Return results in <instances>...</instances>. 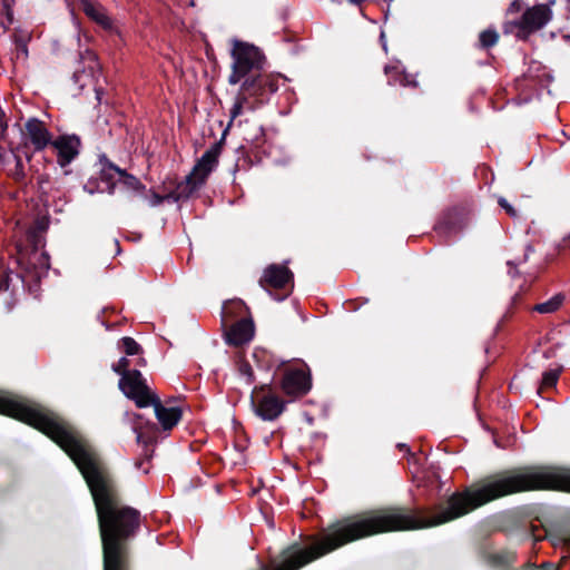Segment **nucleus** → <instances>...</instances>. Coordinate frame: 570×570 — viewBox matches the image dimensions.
<instances>
[{
    "instance_id": "obj_50",
    "label": "nucleus",
    "mask_w": 570,
    "mask_h": 570,
    "mask_svg": "<svg viewBox=\"0 0 570 570\" xmlns=\"http://www.w3.org/2000/svg\"><path fill=\"white\" fill-rule=\"evenodd\" d=\"M145 363H146V361H145L144 358H141V360L139 361V365H145Z\"/></svg>"
},
{
    "instance_id": "obj_20",
    "label": "nucleus",
    "mask_w": 570,
    "mask_h": 570,
    "mask_svg": "<svg viewBox=\"0 0 570 570\" xmlns=\"http://www.w3.org/2000/svg\"><path fill=\"white\" fill-rule=\"evenodd\" d=\"M12 166L7 169V175L18 185L27 187L29 185V178L24 170L21 158L14 155Z\"/></svg>"
},
{
    "instance_id": "obj_33",
    "label": "nucleus",
    "mask_w": 570,
    "mask_h": 570,
    "mask_svg": "<svg viewBox=\"0 0 570 570\" xmlns=\"http://www.w3.org/2000/svg\"><path fill=\"white\" fill-rule=\"evenodd\" d=\"M35 180H36V184H37L38 191L40 194L46 195L48 193L47 189H46V185L49 184L50 176L48 174H40V175L36 176Z\"/></svg>"
},
{
    "instance_id": "obj_40",
    "label": "nucleus",
    "mask_w": 570,
    "mask_h": 570,
    "mask_svg": "<svg viewBox=\"0 0 570 570\" xmlns=\"http://www.w3.org/2000/svg\"><path fill=\"white\" fill-rule=\"evenodd\" d=\"M164 197H165V200H173V202L183 200L180 198L179 194L177 193L176 188L174 190H171L170 193H168L167 195H165Z\"/></svg>"
},
{
    "instance_id": "obj_13",
    "label": "nucleus",
    "mask_w": 570,
    "mask_h": 570,
    "mask_svg": "<svg viewBox=\"0 0 570 570\" xmlns=\"http://www.w3.org/2000/svg\"><path fill=\"white\" fill-rule=\"evenodd\" d=\"M469 222V212L465 207H453L442 214L434 226V230L443 237H449L462 230Z\"/></svg>"
},
{
    "instance_id": "obj_12",
    "label": "nucleus",
    "mask_w": 570,
    "mask_h": 570,
    "mask_svg": "<svg viewBox=\"0 0 570 570\" xmlns=\"http://www.w3.org/2000/svg\"><path fill=\"white\" fill-rule=\"evenodd\" d=\"M551 19V10L546 4H537L527 9L520 20L514 21L512 27L517 28V37L525 40L529 35L543 28Z\"/></svg>"
},
{
    "instance_id": "obj_42",
    "label": "nucleus",
    "mask_w": 570,
    "mask_h": 570,
    "mask_svg": "<svg viewBox=\"0 0 570 570\" xmlns=\"http://www.w3.org/2000/svg\"><path fill=\"white\" fill-rule=\"evenodd\" d=\"M560 541L562 543V546L568 550V552L570 553V534H563L561 538H560Z\"/></svg>"
},
{
    "instance_id": "obj_29",
    "label": "nucleus",
    "mask_w": 570,
    "mask_h": 570,
    "mask_svg": "<svg viewBox=\"0 0 570 570\" xmlns=\"http://www.w3.org/2000/svg\"><path fill=\"white\" fill-rule=\"evenodd\" d=\"M11 269L0 258V293L9 289L11 282Z\"/></svg>"
},
{
    "instance_id": "obj_4",
    "label": "nucleus",
    "mask_w": 570,
    "mask_h": 570,
    "mask_svg": "<svg viewBox=\"0 0 570 570\" xmlns=\"http://www.w3.org/2000/svg\"><path fill=\"white\" fill-rule=\"evenodd\" d=\"M224 137L216 141L204 155L197 160L193 170L185 177L184 180L176 185L177 193L180 198L188 199L196 193L207 180L214 167L218 164V157L222 153Z\"/></svg>"
},
{
    "instance_id": "obj_3",
    "label": "nucleus",
    "mask_w": 570,
    "mask_h": 570,
    "mask_svg": "<svg viewBox=\"0 0 570 570\" xmlns=\"http://www.w3.org/2000/svg\"><path fill=\"white\" fill-rule=\"evenodd\" d=\"M276 381L281 391L292 400L305 396L312 390V374L306 363L282 361L276 364Z\"/></svg>"
},
{
    "instance_id": "obj_41",
    "label": "nucleus",
    "mask_w": 570,
    "mask_h": 570,
    "mask_svg": "<svg viewBox=\"0 0 570 570\" xmlns=\"http://www.w3.org/2000/svg\"><path fill=\"white\" fill-rule=\"evenodd\" d=\"M508 266L510 267L509 269V274L511 275V277H515L518 276V269H517V264L512 261H509L508 262Z\"/></svg>"
},
{
    "instance_id": "obj_10",
    "label": "nucleus",
    "mask_w": 570,
    "mask_h": 570,
    "mask_svg": "<svg viewBox=\"0 0 570 570\" xmlns=\"http://www.w3.org/2000/svg\"><path fill=\"white\" fill-rule=\"evenodd\" d=\"M110 171L116 173L119 176L118 180L127 188L132 189L137 193L146 191V186L136 176L127 173L125 169H121L114 163L107 160L105 167L100 171V180L101 183L106 184V190L109 194H114L116 187V183L114 181V175ZM83 189L89 194H94L96 190L105 191V188H101L99 185L96 184V181L91 179L83 185Z\"/></svg>"
},
{
    "instance_id": "obj_26",
    "label": "nucleus",
    "mask_w": 570,
    "mask_h": 570,
    "mask_svg": "<svg viewBox=\"0 0 570 570\" xmlns=\"http://www.w3.org/2000/svg\"><path fill=\"white\" fill-rule=\"evenodd\" d=\"M120 348L126 355H137L141 353V346L130 336H125L119 342Z\"/></svg>"
},
{
    "instance_id": "obj_37",
    "label": "nucleus",
    "mask_w": 570,
    "mask_h": 570,
    "mask_svg": "<svg viewBox=\"0 0 570 570\" xmlns=\"http://www.w3.org/2000/svg\"><path fill=\"white\" fill-rule=\"evenodd\" d=\"M568 248H570V234L567 235L566 237H563L561 239V242L558 243V245H557L558 253H562L563 250H566Z\"/></svg>"
},
{
    "instance_id": "obj_36",
    "label": "nucleus",
    "mask_w": 570,
    "mask_h": 570,
    "mask_svg": "<svg viewBox=\"0 0 570 570\" xmlns=\"http://www.w3.org/2000/svg\"><path fill=\"white\" fill-rule=\"evenodd\" d=\"M81 58L89 60V62H90V65H89L90 69H94L95 67H97V66H98V58H97V55H96L94 51H91V50H88V49H87V50L85 51V53H83V55H81Z\"/></svg>"
},
{
    "instance_id": "obj_9",
    "label": "nucleus",
    "mask_w": 570,
    "mask_h": 570,
    "mask_svg": "<svg viewBox=\"0 0 570 570\" xmlns=\"http://www.w3.org/2000/svg\"><path fill=\"white\" fill-rule=\"evenodd\" d=\"M258 283L275 299L283 301L294 287V274L285 265L271 264L264 269Z\"/></svg>"
},
{
    "instance_id": "obj_23",
    "label": "nucleus",
    "mask_w": 570,
    "mask_h": 570,
    "mask_svg": "<svg viewBox=\"0 0 570 570\" xmlns=\"http://www.w3.org/2000/svg\"><path fill=\"white\" fill-rule=\"evenodd\" d=\"M560 370H549L542 374L540 385L538 386V394H542L544 390L553 389L559 380Z\"/></svg>"
},
{
    "instance_id": "obj_35",
    "label": "nucleus",
    "mask_w": 570,
    "mask_h": 570,
    "mask_svg": "<svg viewBox=\"0 0 570 570\" xmlns=\"http://www.w3.org/2000/svg\"><path fill=\"white\" fill-rule=\"evenodd\" d=\"M399 85L403 87H417V81L412 79L410 75L403 71Z\"/></svg>"
},
{
    "instance_id": "obj_21",
    "label": "nucleus",
    "mask_w": 570,
    "mask_h": 570,
    "mask_svg": "<svg viewBox=\"0 0 570 570\" xmlns=\"http://www.w3.org/2000/svg\"><path fill=\"white\" fill-rule=\"evenodd\" d=\"M564 302V295L562 293H558L553 295L551 298L543 303L535 304L533 306V311L540 314H550L557 312Z\"/></svg>"
},
{
    "instance_id": "obj_38",
    "label": "nucleus",
    "mask_w": 570,
    "mask_h": 570,
    "mask_svg": "<svg viewBox=\"0 0 570 570\" xmlns=\"http://www.w3.org/2000/svg\"><path fill=\"white\" fill-rule=\"evenodd\" d=\"M165 202V197L156 191H151L150 205L158 206Z\"/></svg>"
},
{
    "instance_id": "obj_22",
    "label": "nucleus",
    "mask_w": 570,
    "mask_h": 570,
    "mask_svg": "<svg viewBox=\"0 0 570 570\" xmlns=\"http://www.w3.org/2000/svg\"><path fill=\"white\" fill-rule=\"evenodd\" d=\"M245 313H248V307L242 299L229 301L223 307L224 317L234 318L237 316H243Z\"/></svg>"
},
{
    "instance_id": "obj_49",
    "label": "nucleus",
    "mask_w": 570,
    "mask_h": 570,
    "mask_svg": "<svg viewBox=\"0 0 570 570\" xmlns=\"http://www.w3.org/2000/svg\"><path fill=\"white\" fill-rule=\"evenodd\" d=\"M546 567H548L549 569H551V568H552V564H551V563H549V562H544V563H542L541 568H546Z\"/></svg>"
},
{
    "instance_id": "obj_44",
    "label": "nucleus",
    "mask_w": 570,
    "mask_h": 570,
    "mask_svg": "<svg viewBox=\"0 0 570 570\" xmlns=\"http://www.w3.org/2000/svg\"><path fill=\"white\" fill-rule=\"evenodd\" d=\"M533 252H534L533 246H532V245H530V244H529V245H527V247H525V253H524V255H523V259H522V262H527V261H528V258H529V255H530L531 253H533ZM519 263H521V261H520Z\"/></svg>"
},
{
    "instance_id": "obj_2",
    "label": "nucleus",
    "mask_w": 570,
    "mask_h": 570,
    "mask_svg": "<svg viewBox=\"0 0 570 570\" xmlns=\"http://www.w3.org/2000/svg\"><path fill=\"white\" fill-rule=\"evenodd\" d=\"M232 71L228 76V83L234 86L245 78L264 72L266 57L264 52L253 43L237 40L233 41L230 50Z\"/></svg>"
},
{
    "instance_id": "obj_30",
    "label": "nucleus",
    "mask_w": 570,
    "mask_h": 570,
    "mask_svg": "<svg viewBox=\"0 0 570 570\" xmlns=\"http://www.w3.org/2000/svg\"><path fill=\"white\" fill-rule=\"evenodd\" d=\"M403 71L404 70H401L399 66L386 65L384 67V73L387 78V83L390 86L399 85Z\"/></svg>"
},
{
    "instance_id": "obj_6",
    "label": "nucleus",
    "mask_w": 570,
    "mask_h": 570,
    "mask_svg": "<svg viewBox=\"0 0 570 570\" xmlns=\"http://www.w3.org/2000/svg\"><path fill=\"white\" fill-rule=\"evenodd\" d=\"M250 403L255 414L264 421H274L286 409V401L278 394L272 383L256 385L250 394Z\"/></svg>"
},
{
    "instance_id": "obj_8",
    "label": "nucleus",
    "mask_w": 570,
    "mask_h": 570,
    "mask_svg": "<svg viewBox=\"0 0 570 570\" xmlns=\"http://www.w3.org/2000/svg\"><path fill=\"white\" fill-rule=\"evenodd\" d=\"M52 140V135L46 124L36 117H31L27 119L21 128V144L18 149L23 150L27 160L31 161L33 154L45 150L51 145Z\"/></svg>"
},
{
    "instance_id": "obj_24",
    "label": "nucleus",
    "mask_w": 570,
    "mask_h": 570,
    "mask_svg": "<svg viewBox=\"0 0 570 570\" xmlns=\"http://www.w3.org/2000/svg\"><path fill=\"white\" fill-rule=\"evenodd\" d=\"M499 41V33L494 29H487L480 32L478 47L480 49H490Z\"/></svg>"
},
{
    "instance_id": "obj_34",
    "label": "nucleus",
    "mask_w": 570,
    "mask_h": 570,
    "mask_svg": "<svg viewBox=\"0 0 570 570\" xmlns=\"http://www.w3.org/2000/svg\"><path fill=\"white\" fill-rule=\"evenodd\" d=\"M498 204L500 205V207H502L505 210V213L510 217H512V218L518 217L517 210L508 203V200L505 198H503V197L499 198Z\"/></svg>"
},
{
    "instance_id": "obj_5",
    "label": "nucleus",
    "mask_w": 570,
    "mask_h": 570,
    "mask_svg": "<svg viewBox=\"0 0 570 570\" xmlns=\"http://www.w3.org/2000/svg\"><path fill=\"white\" fill-rule=\"evenodd\" d=\"M279 75L258 72L245 78L239 92L243 100H249L252 111L267 104L271 97L278 90Z\"/></svg>"
},
{
    "instance_id": "obj_25",
    "label": "nucleus",
    "mask_w": 570,
    "mask_h": 570,
    "mask_svg": "<svg viewBox=\"0 0 570 570\" xmlns=\"http://www.w3.org/2000/svg\"><path fill=\"white\" fill-rule=\"evenodd\" d=\"M12 40L16 46L17 58L22 57L23 59H27L29 36L21 31H16L12 35Z\"/></svg>"
},
{
    "instance_id": "obj_31",
    "label": "nucleus",
    "mask_w": 570,
    "mask_h": 570,
    "mask_svg": "<svg viewBox=\"0 0 570 570\" xmlns=\"http://www.w3.org/2000/svg\"><path fill=\"white\" fill-rule=\"evenodd\" d=\"M14 153L12 150H6L3 147L0 146V174L2 171H7L9 166L14 160Z\"/></svg>"
},
{
    "instance_id": "obj_45",
    "label": "nucleus",
    "mask_w": 570,
    "mask_h": 570,
    "mask_svg": "<svg viewBox=\"0 0 570 570\" xmlns=\"http://www.w3.org/2000/svg\"><path fill=\"white\" fill-rule=\"evenodd\" d=\"M522 570H539L533 563L528 562L522 567Z\"/></svg>"
},
{
    "instance_id": "obj_47",
    "label": "nucleus",
    "mask_w": 570,
    "mask_h": 570,
    "mask_svg": "<svg viewBox=\"0 0 570 570\" xmlns=\"http://www.w3.org/2000/svg\"><path fill=\"white\" fill-rule=\"evenodd\" d=\"M397 448H399L401 451H404V452H406V453H410V448H409L406 444H404V443H400V444L397 445Z\"/></svg>"
},
{
    "instance_id": "obj_32",
    "label": "nucleus",
    "mask_w": 570,
    "mask_h": 570,
    "mask_svg": "<svg viewBox=\"0 0 570 570\" xmlns=\"http://www.w3.org/2000/svg\"><path fill=\"white\" fill-rule=\"evenodd\" d=\"M130 362L126 357H121L117 363L112 364V370L117 374L120 375V377H124L126 373H130L132 370H129Z\"/></svg>"
},
{
    "instance_id": "obj_46",
    "label": "nucleus",
    "mask_w": 570,
    "mask_h": 570,
    "mask_svg": "<svg viewBox=\"0 0 570 570\" xmlns=\"http://www.w3.org/2000/svg\"><path fill=\"white\" fill-rule=\"evenodd\" d=\"M348 3L361 7L366 0H346Z\"/></svg>"
},
{
    "instance_id": "obj_11",
    "label": "nucleus",
    "mask_w": 570,
    "mask_h": 570,
    "mask_svg": "<svg viewBox=\"0 0 570 570\" xmlns=\"http://www.w3.org/2000/svg\"><path fill=\"white\" fill-rule=\"evenodd\" d=\"M118 387L140 409L149 406L150 403L155 402V397L157 396L150 391L146 379L138 370H132L130 373H126L124 377H120Z\"/></svg>"
},
{
    "instance_id": "obj_39",
    "label": "nucleus",
    "mask_w": 570,
    "mask_h": 570,
    "mask_svg": "<svg viewBox=\"0 0 570 570\" xmlns=\"http://www.w3.org/2000/svg\"><path fill=\"white\" fill-rule=\"evenodd\" d=\"M522 9L521 0H513L508 9L510 13H518Z\"/></svg>"
},
{
    "instance_id": "obj_19",
    "label": "nucleus",
    "mask_w": 570,
    "mask_h": 570,
    "mask_svg": "<svg viewBox=\"0 0 570 570\" xmlns=\"http://www.w3.org/2000/svg\"><path fill=\"white\" fill-rule=\"evenodd\" d=\"M482 559L492 568L509 570L517 562L514 550L503 549L497 552L482 551Z\"/></svg>"
},
{
    "instance_id": "obj_28",
    "label": "nucleus",
    "mask_w": 570,
    "mask_h": 570,
    "mask_svg": "<svg viewBox=\"0 0 570 570\" xmlns=\"http://www.w3.org/2000/svg\"><path fill=\"white\" fill-rule=\"evenodd\" d=\"M237 371L242 376L246 377L247 384H252L255 382V374L253 367L245 358L240 357L237 361Z\"/></svg>"
},
{
    "instance_id": "obj_18",
    "label": "nucleus",
    "mask_w": 570,
    "mask_h": 570,
    "mask_svg": "<svg viewBox=\"0 0 570 570\" xmlns=\"http://www.w3.org/2000/svg\"><path fill=\"white\" fill-rule=\"evenodd\" d=\"M19 255L20 256L18 259V264L21 267L20 276L22 278V282L35 281L36 283H38L40 281V274L38 272L37 263L35 262V259H37L38 262L47 261V255L45 253L38 254L36 247L33 248L32 253L28 256H26L21 252H19Z\"/></svg>"
},
{
    "instance_id": "obj_14",
    "label": "nucleus",
    "mask_w": 570,
    "mask_h": 570,
    "mask_svg": "<svg viewBox=\"0 0 570 570\" xmlns=\"http://www.w3.org/2000/svg\"><path fill=\"white\" fill-rule=\"evenodd\" d=\"M50 146L57 150V163L63 168L78 157L81 140L77 135H60Z\"/></svg>"
},
{
    "instance_id": "obj_17",
    "label": "nucleus",
    "mask_w": 570,
    "mask_h": 570,
    "mask_svg": "<svg viewBox=\"0 0 570 570\" xmlns=\"http://www.w3.org/2000/svg\"><path fill=\"white\" fill-rule=\"evenodd\" d=\"M154 406L156 419L158 420L164 431H171L181 420L183 411L179 406H165L158 396L155 402L150 403Z\"/></svg>"
},
{
    "instance_id": "obj_51",
    "label": "nucleus",
    "mask_w": 570,
    "mask_h": 570,
    "mask_svg": "<svg viewBox=\"0 0 570 570\" xmlns=\"http://www.w3.org/2000/svg\"><path fill=\"white\" fill-rule=\"evenodd\" d=\"M96 94H97V98L100 100V97H99L100 90H96Z\"/></svg>"
},
{
    "instance_id": "obj_1",
    "label": "nucleus",
    "mask_w": 570,
    "mask_h": 570,
    "mask_svg": "<svg viewBox=\"0 0 570 570\" xmlns=\"http://www.w3.org/2000/svg\"><path fill=\"white\" fill-rule=\"evenodd\" d=\"M0 414L21 421L52 440L72 460L90 491L102 549V570H130V543L140 530L141 514L122 502L119 483L91 444L66 419L26 397L0 390ZM343 547V518L330 523L308 548L292 544L272 561L273 570H299Z\"/></svg>"
},
{
    "instance_id": "obj_15",
    "label": "nucleus",
    "mask_w": 570,
    "mask_h": 570,
    "mask_svg": "<svg viewBox=\"0 0 570 570\" xmlns=\"http://www.w3.org/2000/svg\"><path fill=\"white\" fill-rule=\"evenodd\" d=\"M79 8L91 21L108 33H119L106 8L96 0H80Z\"/></svg>"
},
{
    "instance_id": "obj_43",
    "label": "nucleus",
    "mask_w": 570,
    "mask_h": 570,
    "mask_svg": "<svg viewBox=\"0 0 570 570\" xmlns=\"http://www.w3.org/2000/svg\"><path fill=\"white\" fill-rule=\"evenodd\" d=\"M29 171H30L29 184H31L36 179V176L40 175V173L33 165H30Z\"/></svg>"
},
{
    "instance_id": "obj_27",
    "label": "nucleus",
    "mask_w": 570,
    "mask_h": 570,
    "mask_svg": "<svg viewBox=\"0 0 570 570\" xmlns=\"http://www.w3.org/2000/svg\"><path fill=\"white\" fill-rule=\"evenodd\" d=\"M244 109L252 111L250 102L249 100H243V95L238 91L235 102L229 112L230 119L234 120L235 118L240 116Z\"/></svg>"
},
{
    "instance_id": "obj_48",
    "label": "nucleus",
    "mask_w": 570,
    "mask_h": 570,
    "mask_svg": "<svg viewBox=\"0 0 570 570\" xmlns=\"http://www.w3.org/2000/svg\"><path fill=\"white\" fill-rule=\"evenodd\" d=\"M7 16H8V20H9V22H11V21H12V13L10 12V10H9V9H8V11H7Z\"/></svg>"
},
{
    "instance_id": "obj_16",
    "label": "nucleus",
    "mask_w": 570,
    "mask_h": 570,
    "mask_svg": "<svg viewBox=\"0 0 570 570\" xmlns=\"http://www.w3.org/2000/svg\"><path fill=\"white\" fill-rule=\"evenodd\" d=\"M255 333L254 322L250 317H242L226 332V342L233 346H242L252 341Z\"/></svg>"
},
{
    "instance_id": "obj_7",
    "label": "nucleus",
    "mask_w": 570,
    "mask_h": 570,
    "mask_svg": "<svg viewBox=\"0 0 570 570\" xmlns=\"http://www.w3.org/2000/svg\"><path fill=\"white\" fill-rule=\"evenodd\" d=\"M132 431L136 434L137 444L141 446L140 458L136 460L135 466L147 473L148 468H144V465L149 463L154 456L159 428L155 422L144 420L142 415L134 414Z\"/></svg>"
}]
</instances>
